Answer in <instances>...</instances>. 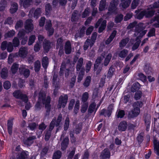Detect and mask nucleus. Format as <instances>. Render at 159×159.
<instances>
[{"mask_svg":"<svg viewBox=\"0 0 159 159\" xmlns=\"http://www.w3.org/2000/svg\"><path fill=\"white\" fill-rule=\"evenodd\" d=\"M46 93L43 91H40L38 94V100L35 105V109L40 110L42 107V104L44 105L46 109V115H49L51 110L50 105L51 97L48 96L46 97Z\"/></svg>","mask_w":159,"mask_h":159,"instance_id":"nucleus-1","label":"nucleus"},{"mask_svg":"<svg viewBox=\"0 0 159 159\" xmlns=\"http://www.w3.org/2000/svg\"><path fill=\"white\" fill-rule=\"evenodd\" d=\"M102 59L100 57H98L96 60L94 64L93 70L96 72L97 75H99L102 70L103 64L101 63Z\"/></svg>","mask_w":159,"mask_h":159,"instance_id":"nucleus-2","label":"nucleus"},{"mask_svg":"<svg viewBox=\"0 0 159 159\" xmlns=\"http://www.w3.org/2000/svg\"><path fill=\"white\" fill-rule=\"evenodd\" d=\"M13 96L16 98L21 100L25 102H27L28 98L27 96L25 94H23L20 90H17L13 93Z\"/></svg>","mask_w":159,"mask_h":159,"instance_id":"nucleus-3","label":"nucleus"},{"mask_svg":"<svg viewBox=\"0 0 159 159\" xmlns=\"http://www.w3.org/2000/svg\"><path fill=\"white\" fill-rule=\"evenodd\" d=\"M133 109L129 111L128 114V119H130L137 117L140 113V110L139 107L133 106Z\"/></svg>","mask_w":159,"mask_h":159,"instance_id":"nucleus-4","label":"nucleus"},{"mask_svg":"<svg viewBox=\"0 0 159 159\" xmlns=\"http://www.w3.org/2000/svg\"><path fill=\"white\" fill-rule=\"evenodd\" d=\"M32 20L31 19H28L26 20L25 23L24 28L27 33L32 32L34 29V25L32 23Z\"/></svg>","mask_w":159,"mask_h":159,"instance_id":"nucleus-5","label":"nucleus"},{"mask_svg":"<svg viewBox=\"0 0 159 159\" xmlns=\"http://www.w3.org/2000/svg\"><path fill=\"white\" fill-rule=\"evenodd\" d=\"M118 4V0H112L109 7L108 11L112 13H115L117 11Z\"/></svg>","mask_w":159,"mask_h":159,"instance_id":"nucleus-6","label":"nucleus"},{"mask_svg":"<svg viewBox=\"0 0 159 159\" xmlns=\"http://www.w3.org/2000/svg\"><path fill=\"white\" fill-rule=\"evenodd\" d=\"M145 17L146 18H149L152 17L154 15L155 11L150 8L149 6L146 9H144Z\"/></svg>","mask_w":159,"mask_h":159,"instance_id":"nucleus-7","label":"nucleus"},{"mask_svg":"<svg viewBox=\"0 0 159 159\" xmlns=\"http://www.w3.org/2000/svg\"><path fill=\"white\" fill-rule=\"evenodd\" d=\"M36 139V137L35 136L32 135L26 139H24L23 141L25 145L30 147L34 143V140Z\"/></svg>","mask_w":159,"mask_h":159,"instance_id":"nucleus-8","label":"nucleus"},{"mask_svg":"<svg viewBox=\"0 0 159 159\" xmlns=\"http://www.w3.org/2000/svg\"><path fill=\"white\" fill-rule=\"evenodd\" d=\"M111 153L109 149L106 148L101 153L100 157L101 159H107L110 158Z\"/></svg>","mask_w":159,"mask_h":159,"instance_id":"nucleus-9","label":"nucleus"},{"mask_svg":"<svg viewBox=\"0 0 159 159\" xmlns=\"http://www.w3.org/2000/svg\"><path fill=\"white\" fill-rule=\"evenodd\" d=\"M51 43L48 40L45 39L43 43V47L44 52L48 53L51 48Z\"/></svg>","mask_w":159,"mask_h":159,"instance_id":"nucleus-10","label":"nucleus"},{"mask_svg":"<svg viewBox=\"0 0 159 159\" xmlns=\"http://www.w3.org/2000/svg\"><path fill=\"white\" fill-rule=\"evenodd\" d=\"M128 127V123L125 120H123L121 121L119 124L118 129L120 132L125 131Z\"/></svg>","mask_w":159,"mask_h":159,"instance_id":"nucleus-11","label":"nucleus"},{"mask_svg":"<svg viewBox=\"0 0 159 159\" xmlns=\"http://www.w3.org/2000/svg\"><path fill=\"white\" fill-rule=\"evenodd\" d=\"M19 71L21 75H23L25 78H27L30 75V70L26 68L25 66L20 67L19 68Z\"/></svg>","mask_w":159,"mask_h":159,"instance_id":"nucleus-12","label":"nucleus"},{"mask_svg":"<svg viewBox=\"0 0 159 159\" xmlns=\"http://www.w3.org/2000/svg\"><path fill=\"white\" fill-rule=\"evenodd\" d=\"M144 71L147 75H152L153 73V70L149 63H146L144 67Z\"/></svg>","mask_w":159,"mask_h":159,"instance_id":"nucleus-13","label":"nucleus"},{"mask_svg":"<svg viewBox=\"0 0 159 159\" xmlns=\"http://www.w3.org/2000/svg\"><path fill=\"white\" fill-rule=\"evenodd\" d=\"M13 118L9 119L7 121V129L8 134L11 135L12 133V128L13 125Z\"/></svg>","mask_w":159,"mask_h":159,"instance_id":"nucleus-14","label":"nucleus"},{"mask_svg":"<svg viewBox=\"0 0 159 159\" xmlns=\"http://www.w3.org/2000/svg\"><path fill=\"white\" fill-rule=\"evenodd\" d=\"M83 59L81 57L78 60L76 66V70L77 73H79L80 70L82 69L84 70L85 72V68L84 66H83Z\"/></svg>","mask_w":159,"mask_h":159,"instance_id":"nucleus-15","label":"nucleus"},{"mask_svg":"<svg viewBox=\"0 0 159 159\" xmlns=\"http://www.w3.org/2000/svg\"><path fill=\"white\" fill-rule=\"evenodd\" d=\"M68 100V96L67 94L65 95L64 96L61 95L59 98L58 102L63 104V108L65 107Z\"/></svg>","mask_w":159,"mask_h":159,"instance_id":"nucleus-16","label":"nucleus"},{"mask_svg":"<svg viewBox=\"0 0 159 159\" xmlns=\"http://www.w3.org/2000/svg\"><path fill=\"white\" fill-rule=\"evenodd\" d=\"M144 135L143 132H141L138 134L136 138V140L137 142L139 147H140L143 144V142L144 140Z\"/></svg>","mask_w":159,"mask_h":159,"instance_id":"nucleus-17","label":"nucleus"},{"mask_svg":"<svg viewBox=\"0 0 159 159\" xmlns=\"http://www.w3.org/2000/svg\"><path fill=\"white\" fill-rule=\"evenodd\" d=\"M65 53L66 54H70L72 51L71 45L69 40L67 41L64 46Z\"/></svg>","mask_w":159,"mask_h":159,"instance_id":"nucleus-18","label":"nucleus"},{"mask_svg":"<svg viewBox=\"0 0 159 159\" xmlns=\"http://www.w3.org/2000/svg\"><path fill=\"white\" fill-rule=\"evenodd\" d=\"M80 15L79 14V11L76 10L74 11L71 17V20L72 22L77 21L79 19Z\"/></svg>","mask_w":159,"mask_h":159,"instance_id":"nucleus-19","label":"nucleus"},{"mask_svg":"<svg viewBox=\"0 0 159 159\" xmlns=\"http://www.w3.org/2000/svg\"><path fill=\"white\" fill-rule=\"evenodd\" d=\"M69 139L68 137H66L64 139L61 144V149L64 151L67 148L69 142Z\"/></svg>","mask_w":159,"mask_h":159,"instance_id":"nucleus-20","label":"nucleus"},{"mask_svg":"<svg viewBox=\"0 0 159 159\" xmlns=\"http://www.w3.org/2000/svg\"><path fill=\"white\" fill-rule=\"evenodd\" d=\"M135 13H136V17L139 20H141L145 17L144 9L141 11L139 9L136 10Z\"/></svg>","mask_w":159,"mask_h":159,"instance_id":"nucleus-21","label":"nucleus"},{"mask_svg":"<svg viewBox=\"0 0 159 159\" xmlns=\"http://www.w3.org/2000/svg\"><path fill=\"white\" fill-rule=\"evenodd\" d=\"M140 87V84L137 82H136L133 84L131 88V92L134 93L136 92L139 89Z\"/></svg>","mask_w":159,"mask_h":159,"instance_id":"nucleus-22","label":"nucleus"},{"mask_svg":"<svg viewBox=\"0 0 159 159\" xmlns=\"http://www.w3.org/2000/svg\"><path fill=\"white\" fill-rule=\"evenodd\" d=\"M154 149L156 151L155 153L159 156V141L154 139L153 140Z\"/></svg>","mask_w":159,"mask_h":159,"instance_id":"nucleus-23","label":"nucleus"},{"mask_svg":"<svg viewBox=\"0 0 159 159\" xmlns=\"http://www.w3.org/2000/svg\"><path fill=\"white\" fill-rule=\"evenodd\" d=\"M32 0H20V3L21 5H23L25 8H26L29 7L30 3Z\"/></svg>","mask_w":159,"mask_h":159,"instance_id":"nucleus-24","label":"nucleus"},{"mask_svg":"<svg viewBox=\"0 0 159 159\" xmlns=\"http://www.w3.org/2000/svg\"><path fill=\"white\" fill-rule=\"evenodd\" d=\"M49 64L48 58L47 56L44 57L42 59V65L44 69H46Z\"/></svg>","mask_w":159,"mask_h":159,"instance_id":"nucleus-25","label":"nucleus"},{"mask_svg":"<svg viewBox=\"0 0 159 159\" xmlns=\"http://www.w3.org/2000/svg\"><path fill=\"white\" fill-rule=\"evenodd\" d=\"M28 152L26 151H23L17 155V159H26L28 154Z\"/></svg>","mask_w":159,"mask_h":159,"instance_id":"nucleus-26","label":"nucleus"},{"mask_svg":"<svg viewBox=\"0 0 159 159\" xmlns=\"http://www.w3.org/2000/svg\"><path fill=\"white\" fill-rule=\"evenodd\" d=\"M18 4L15 2H13L11 5L10 9V12L13 14L16 12L18 9Z\"/></svg>","mask_w":159,"mask_h":159,"instance_id":"nucleus-27","label":"nucleus"},{"mask_svg":"<svg viewBox=\"0 0 159 159\" xmlns=\"http://www.w3.org/2000/svg\"><path fill=\"white\" fill-rule=\"evenodd\" d=\"M107 4L106 0H101L100 2L98 9L100 11L105 10Z\"/></svg>","mask_w":159,"mask_h":159,"instance_id":"nucleus-28","label":"nucleus"},{"mask_svg":"<svg viewBox=\"0 0 159 159\" xmlns=\"http://www.w3.org/2000/svg\"><path fill=\"white\" fill-rule=\"evenodd\" d=\"M131 1V0H125L124 1L121 2L120 6L121 7L125 9L129 6Z\"/></svg>","mask_w":159,"mask_h":159,"instance_id":"nucleus-29","label":"nucleus"},{"mask_svg":"<svg viewBox=\"0 0 159 159\" xmlns=\"http://www.w3.org/2000/svg\"><path fill=\"white\" fill-rule=\"evenodd\" d=\"M151 116L148 114H145L144 115L143 120L145 125H150Z\"/></svg>","mask_w":159,"mask_h":159,"instance_id":"nucleus-30","label":"nucleus"},{"mask_svg":"<svg viewBox=\"0 0 159 159\" xmlns=\"http://www.w3.org/2000/svg\"><path fill=\"white\" fill-rule=\"evenodd\" d=\"M107 22L106 20L102 21L98 29V32L99 33H102L105 30L107 26Z\"/></svg>","mask_w":159,"mask_h":159,"instance_id":"nucleus-31","label":"nucleus"},{"mask_svg":"<svg viewBox=\"0 0 159 159\" xmlns=\"http://www.w3.org/2000/svg\"><path fill=\"white\" fill-rule=\"evenodd\" d=\"M136 41H137L134 44L132 47L133 50H135L138 48L141 42L139 36L136 37Z\"/></svg>","mask_w":159,"mask_h":159,"instance_id":"nucleus-32","label":"nucleus"},{"mask_svg":"<svg viewBox=\"0 0 159 159\" xmlns=\"http://www.w3.org/2000/svg\"><path fill=\"white\" fill-rule=\"evenodd\" d=\"M8 70L7 69L4 67L3 68L1 72V76L3 79H5L8 76Z\"/></svg>","mask_w":159,"mask_h":159,"instance_id":"nucleus-33","label":"nucleus"},{"mask_svg":"<svg viewBox=\"0 0 159 159\" xmlns=\"http://www.w3.org/2000/svg\"><path fill=\"white\" fill-rule=\"evenodd\" d=\"M129 40V39L128 37L122 39L119 43V47L121 48L125 47Z\"/></svg>","mask_w":159,"mask_h":159,"instance_id":"nucleus-34","label":"nucleus"},{"mask_svg":"<svg viewBox=\"0 0 159 159\" xmlns=\"http://www.w3.org/2000/svg\"><path fill=\"white\" fill-rule=\"evenodd\" d=\"M19 53L20 57H25L27 54L25 48L24 47H21L19 49Z\"/></svg>","mask_w":159,"mask_h":159,"instance_id":"nucleus-35","label":"nucleus"},{"mask_svg":"<svg viewBox=\"0 0 159 159\" xmlns=\"http://www.w3.org/2000/svg\"><path fill=\"white\" fill-rule=\"evenodd\" d=\"M144 28L143 24V23H139L136 26L135 30V31L139 33L144 30Z\"/></svg>","mask_w":159,"mask_h":159,"instance_id":"nucleus-36","label":"nucleus"},{"mask_svg":"<svg viewBox=\"0 0 159 159\" xmlns=\"http://www.w3.org/2000/svg\"><path fill=\"white\" fill-rule=\"evenodd\" d=\"M112 57V55L111 53H109L105 58L103 62V65L104 66H107L109 63Z\"/></svg>","mask_w":159,"mask_h":159,"instance_id":"nucleus-37","label":"nucleus"},{"mask_svg":"<svg viewBox=\"0 0 159 159\" xmlns=\"http://www.w3.org/2000/svg\"><path fill=\"white\" fill-rule=\"evenodd\" d=\"M7 2L6 0H1L0 1V11H4L7 7Z\"/></svg>","mask_w":159,"mask_h":159,"instance_id":"nucleus-38","label":"nucleus"},{"mask_svg":"<svg viewBox=\"0 0 159 159\" xmlns=\"http://www.w3.org/2000/svg\"><path fill=\"white\" fill-rule=\"evenodd\" d=\"M62 156V153L60 150L56 151L53 153L52 159H60Z\"/></svg>","mask_w":159,"mask_h":159,"instance_id":"nucleus-39","label":"nucleus"},{"mask_svg":"<svg viewBox=\"0 0 159 159\" xmlns=\"http://www.w3.org/2000/svg\"><path fill=\"white\" fill-rule=\"evenodd\" d=\"M63 39L61 38H58L57 40L56 43V48L58 49L59 48H62L63 47Z\"/></svg>","mask_w":159,"mask_h":159,"instance_id":"nucleus-40","label":"nucleus"},{"mask_svg":"<svg viewBox=\"0 0 159 159\" xmlns=\"http://www.w3.org/2000/svg\"><path fill=\"white\" fill-rule=\"evenodd\" d=\"M41 67V63L39 60L36 61L34 63V70L36 72L39 71Z\"/></svg>","mask_w":159,"mask_h":159,"instance_id":"nucleus-41","label":"nucleus"},{"mask_svg":"<svg viewBox=\"0 0 159 159\" xmlns=\"http://www.w3.org/2000/svg\"><path fill=\"white\" fill-rule=\"evenodd\" d=\"M91 80V77L90 76H87L83 84L85 88L88 87L90 85Z\"/></svg>","mask_w":159,"mask_h":159,"instance_id":"nucleus-42","label":"nucleus"},{"mask_svg":"<svg viewBox=\"0 0 159 159\" xmlns=\"http://www.w3.org/2000/svg\"><path fill=\"white\" fill-rule=\"evenodd\" d=\"M90 13V9L89 7H87L83 12L82 15V17L85 18L89 16Z\"/></svg>","mask_w":159,"mask_h":159,"instance_id":"nucleus-43","label":"nucleus"},{"mask_svg":"<svg viewBox=\"0 0 159 159\" xmlns=\"http://www.w3.org/2000/svg\"><path fill=\"white\" fill-rule=\"evenodd\" d=\"M62 115L61 113L59 114L57 120L56 119H54V121L56 123L55 126L56 127H58L60 125L62 120Z\"/></svg>","mask_w":159,"mask_h":159,"instance_id":"nucleus-44","label":"nucleus"},{"mask_svg":"<svg viewBox=\"0 0 159 159\" xmlns=\"http://www.w3.org/2000/svg\"><path fill=\"white\" fill-rule=\"evenodd\" d=\"M41 13V10L40 8H37L34 11V18L37 19L40 16Z\"/></svg>","mask_w":159,"mask_h":159,"instance_id":"nucleus-45","label":"nucleus"},{"mask_svg":"<svg viewBox=\"0 0 159 159\" xmlns=\"http://www.w3.org/2000/svg\"><path fill=\"white\" fill-rule=\"evenodd\" d=\"M19 66V64L15 63H13L11 68V70L13 74H15L17 72Z\"/></svg>","mask_w":159,"mask_h":159,"instance_id":"nucleus-46","label":"nucleus"},{"mask_svg":"<svg viewBox=\"0 0 159 159\" xmlns=\"http://www.w3.org/2000/svg\"><path fill=\"white\" fill-rule=\"evenodd\" d=\"M128 53V51L127 49H124L120 52L118 54L119 56L121 58H125Z\"/></svg>","mask_w":159,"mask_h":159,"instance_id":"nucleus-47","label":"nucleus"},{"mask_svg":"<svg viewBox=\"0 0 159 159\" xmlns=\"http://www.w3.org/2000/svg\"><path fill=\"white\" fill-rule=\"evenodd\" d=\"M49 148L48 146H45L42 149L40 153V155L42 157H44L48 153Z\"/></svg>","mask_w":159,"mask_h":159,"instance_id":"nucleus-48","label":"nucleus"},{"mask_svg":"<svg viewBox=\"0 0 159 159\" xmlns=\"http://www.w3.org/2000/svg\"><path fill=\"white\" fill-rule=\"evenodd\" d=\"M36 38L35 35H31L29 37L28 44L29 46L32 45L35 42Z\"/></svg>","mask_w":159,"mask_h":159,"instance_id":"nucleus-49","label":"nucleus"},{"mask_svg":"<svg viewBox=\"0 0 159 159\" xmlns=\"http://www.w3.org/2000/svg\"><path fill=\"white\" fill-rule=\"evenodd\" d=\"M96 106V104L95 103H91L89 106L88 112L89 114L92 113L94 111Z\"/></svg>","mask_w":159,"mask_h":159,"instance_id":"nucleus-50","label":"nucleus"},{"mask_svg":"<svg viewBox=\"0 0 159 159\" xmlns=\"http://www.w3.org/2000/svg\"><path fill=\"white\" fill-rule=\"evenodd\" d=\"M42 45L40 42H37L34 44V49L35 52H39L41 48Z\"/></svg>","mask_w":159,"mask_h":159,"instance_id":"nucleus-51","label":"nucleus"},{"mask_svg":"<svg viewBox=\"0 0 159 159\" xmlns=\"http://www.w3.org/2000/svg\"><path fill=\"white\" fill-rule=\"evenodd\" d=\"M38 125V124H37L36 123L34 122L29 123L28 128L29 130L31 131H34L36 129Z\"/></svg>","mask_w":159,"mask_h":159,"instance_id":"nucleus-52","label":"nucleus"},{"mask_svg":"<svg viewBox=\"0 0 159 159\" xmlns=\"http://www.w3.org/2000/svg\"><path fill=\"white\" fill-rule=\"evenodd\" d=\"M82 128V123H79L75 126V134H80Z\"/></svg>","mask_w":159,"mask_h":159,"instance_id":"nucleus-53","label":"nucleus"},{"mask_svg":"<svg viewBox=\"0 0 159 159\" xmlns=\"http://www.w3.org/2000/svg\"><path fill=\"white\" fill-rule=\"evenodd\" d=\"M78 73V75L77 78L78 82H80L82 80L83 76L84 75L85 72L84 70L83 69H82Z\"/></svg>","mask_w":159,"mask_h":159,"instance_id":"nucleus-54","label":"nucleus"},{"mask_svg":"<svg viewBox=\"0 0 159 159\" xmlns=\"http://www.w3.org/2000/svg\"><path fill=\"white\" fill-rule=\"evenodd\" d=\"M89 93L87 92H85L83 94L81 98V101L83 102H85L88 100Z\"/></svg>","mask_w":159,"mask_h":159,"instance_id":"nucleus-55","label":"nucleus"},{"mask_svg":"<svg viewBox=\"0 0 159 159\" xmlns=\"http://www.w3.org/2000/svg\"><path fill=\"white\" fill-rule=\"evenodd\" d=\"M123 15L122 14L117 15L115 18V21L116 23L120 22L123 19Z\"/></svg>","mask_w":159,"mask_h":159,"instance_id":"nucleus-56","label":"nucleus"},{"mask_svg":"<svg viewBox=\"0 0 159 159\" xmlns=\"http://www.w3.org/2000/svg\"><path fill=\"white\" fill-rule=\"evenodd\" d=\"M140 0H133L131 5V8L133 9H135L140 3Z\"/></svg>","mask_w":159,"mask_h":159,"instance_id":"nucleus-57","label":"nucleus"},{"mask_svg":"<svg viewBox=\"0 0 159 159\" xmlns=\"http://www.w3.org/2000/svg\"><path fill=\"white\" fill-rule=\"evenodd\" d=\"M52 10V6L49 3H47L45 6V11L46 14H49Z\"/></svg>","mask_w":159,"mask_h":159,"instance_id":"nucleus-58","label":"nucleus"},{"mask_svg":"<svg viewBox=\"0 0 159 159\" xmlns=\"http://www.w3.org/2000/svg\"><path fill=\"white\" fill-rule=\"evenodd\" d=\"M125 115V112L124 110H120L119 111L117 115L118 118H122Z\"/></svg>","mask_w":159,"mask_h":159,"instance_id":"nucleus-59","label":"nucleus"},{"mask_svg":"<svg viewBox=\"0 0 159 159\" xmlns=\"http://www.w3.org/2000/svg\"><path fill=\"white\" fill-rule=\"evenodd\" d=\"M70 123L69 119L68 117H67L65 120V123L64 125V129L65 131H66L68 129Z\"/></svg>","mask_w":159,"mask_h":159,"instance_id":"nucleus-60","label":"nucleus"},{"mask_svg":"<svg viewBox=\"0 0 159 159\" xmlns=\"http://www.w3.org/2000/svg\"><path fill=\"white\" fill-rule=\"evenodd\" d=\"M26 31L24 29H22L19 31L18 34V37L20 39L21 38H22L25 37Z\"/></svg>","mask_w":159,"mask_h":159,"instance_id":"nucleus-61","label":"nucleus"},{"mask_svg":"<svg viewBox=\"0 0 159 159\" xmlns=\"http://www.w3.org/2000/svg\"><path fill=\"white\" fill-rule=\"evenodd\" d=\"M66 68V66L65 65H61L59 72V75L60 77H63L64 72L65 71V70Z\"/></svg>","mask_w":159,"mask_h":159,"instance_id":"nucleus-62","label":"nucleus"},{"mask_svg":"<svg viewBox=\"0 0 159 159\" xmlns=\"http://www.w3.org/2000/svg\"><path fill=\"white\" fill-rule=\"evenodd\" d=\"M23 25V22L22 20L17 21L15 26V28L17 30L19 28H21Z\"/></svg>","mask_w":159,"mask_h":159,"instance_id":"nucleus-63","label":"nucleus"},{"mask_svg":"<svg viewBox=\"0 0 159 159\" xmlns=\"http://www.w3.org/2000/svg\"><path fill=\"white\" fill-rule=\"evenodd\" d=\"M153 21H157V23L154 24V26L156 28L159 27V16H155L152 19Z\"/></svg>","mask_w":159,"mask_h":159,"instance_id":"nucleus-64","label":"nucleus"}]
</instances>
